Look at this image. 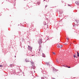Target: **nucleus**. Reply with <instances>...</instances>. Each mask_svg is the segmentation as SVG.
<instances>
[{
  "mask_svg": "<svg viewBox=\"0 0 79 79\" xmlns=\"http://www.w3.org/2000/svg\"><path fill=\"white\" fill-rule=\"evenodd\" d=\"M57 47L58 48H61L62 47H63V46L61 45L60 44H58L57 45Z\"/></svg>",
  "mask_w": 79,
  "mask_h": 79,
  "instance_id": "obj_1",
  "label": "nucleus"
},
{
  "mask_svg": "<svg viewBox=\"0 0 79 79\" xmlns=\"http://www.w3.org/2000/svg\"><path fill=\"white\" fill-rule=\"evenodd\" d=\"M28 49H29V50H32V47H31V46H28Z\"/></svg>",
  "mask_w": 79,
  "mask_h": 79,
  "instance_id": "obj_2",
  "label": "nucleus"
},
{
  "mask_svg": "<svg viewBox=\"0 0 79 79\" xmlns=\"http://www.w3.org/2000/svg\"><path fill=\"white\" fill-rule=\"evenodd\" d=\"M42 39H40L39 40V44H42Z\"/></svg>",
  "mask_w": 79,
  "mask_h": 79,
  "instance_id": "obj_3",
  "label": "nucleus"
},
{
  "mask_svg": "<svg viewBox=\"0 0 79 79\" xmlns=\"http://www.w3.org/2000/svg\"><path fill=\"white\" fill-rule=\"evenodd\" d=\"M35 52H34L33 51L32 52V54H31V55L32 56H34V53H35Z\"/></svg>",
  "mask_w": 79,
  "mask_h": 79,
  "instance_id": "obj_4",
  "label": "nucleus"
},
{
  "mask_svg": "<svg viewBox=\"0 0 79 79\" xmlns=\"http://www.w3.org/2000/svg\"><path fill=\"white\" fill-rule=\"evenodd\" d=\"M76 53H75V54L73 55V56L74 58H76V55H77Z\"/></svg>",
  "mask_w": 79,
  "mask_h": 79,
  "instance_id": "obj_5",
  "label": "nucleus"
},
{
  "mask_svg": "<svg viewBox=\"0 0 79 79\" xmlns=\"http://www.w3.org/2000/svg\"><path fill=\"white\" fill-rule=\"evenodd\" d=\"M42 55H43V57H45V55H44V53L42 54Z\"/></svg>",
  "mask_w": 79,
  "mask_h": 79,
  "instance_id": "obj_6",
  "label": "nucleus"
},
{
  "mask_svg": "<svg viewBox=\"0 0 79 79\" xmlns=\"http://www.w3.org/2000/svg\"><path fill=\"white\" fill-rule=\"evenodd\" d=\"M49 62H46L47 64H48V65H49Z\"/></svg>",
  "mask_w": 79,
  "mask_h": 79,
  "instance_id": "obj_7",
  "label": "nucleus"
},
{
  "mask_svg": "<svg viewBox=\"0 0 79 79\" xmlns=\"http://www.w3.org/2000/svg\"><path fill=\"white\" fill-rule=\"evenodd\" d=\"M66 39H67V42H68V40L69 39L68 38H66Z\"/></svg>",
  "mask_w": 79,
  "mask_h": 79,
  "instance_id": "obj_8",
  "label": "nucleus"
},
{
  "mask_svg": "<svg viewBox=\"0 0 79 79\" xmlns=\"http://www.w3.org/2000/svg\"><path fill=\"white\" fill-rule=\"evenodd\" d=\"M26 62H28V61H29V60H26Z\"/></svg>",
  "mask_w": 79,
  "mask_h": 79,
  "instance_id": "obj_9",
  "label": "nucleus"
},
{
  "mask_svg": "<svg viewBox=\"0 0 79 79\" xmlns=\"http://www.w3.org/2000/svg\"><path fill=\"white\" fill-rule=\"evenodd\" d=\"M52 53H53V55H55V52H52Z\"/></svg>",
  "mask_w": 79,
  "mask_h": 79,
  "instance_id": "obj_10",
  "label": "nucleus"
},
{
  "mask_svg": "<svg viewBox=\"0 0 79 79\" xmlns=\"http://www.w3.org/2000/svg\"><path fill=\"white\" fill-rule=\"evenodd\" d=\"M77 55H79V52H77Z\"/></svg>",
  "mask_w": 79,
  "mask_h": 79,
  "instance_id": "obj_11",
  "label": "nucleus"
},
{
  "mask_svg": "<svg viewBox=\"0 0 79 79\" xmlns=\"http://www.w3.org/2000/svg\"><path fill=\"white\" fill-rule=\"evenodd\" d=\"M3 66L2 65H0V67H2Z\"/></svg>",
  "mask_w": 79,
  "mask_h": 79,
  "instance_id": "obj_12",
  "label": "nucleus"
},
{
  "mask_svg": "<svg viewBox=\"0 0 79 79\" xmlns=\"http://www.w3.org/2000/svg\"><path fill=\"white\" fill-rule=\"evenodd\" d=\"M56 62H57V63H58V61L57 60H56Z\"/></svg>",
  "mask_w": 79,
  "mask_h": 79,
  "instance_id": "obj_13",
  "label": "nucleus"
},
{
  "mask_svg": "<svg viewBox=\"0 0 79 79\" xmlns=\"http://www.w3.org/2000/svg\"><path fill=\"white\" fill-rule=\"evenodd\" d=\"M68 68H71V67H68Z\"/></svg>",
  "mask_w": 79,
  "mask_h": 79,
  "instance_id": "obj_14",
  "label": "nucleus"
},
{
  "mask_svg": "<svg viewBox=\"0 0 79 79\" xmlns=\"http://www.w3.org/2000/svg\"><path fill=\"white\" fill-rule=\"evenodd\" d=\"M65 67H66L67 68H68V66H65Z\"/></svg>",
  "mask_w": 79,
  "mask_h": 79,
  "instance_id": "obj_15",
  "label": "nucleus"
},
{
  "mask_svg": "<svg viewBox=\"0 0 79 79\" xmlns=\"http://www.w3.org/2000/svg\"><path fill=\"white\" fill-rule=\"evenodd\" d=\"M13 65V64H11V66H11V65Z\"/></svg>",
  "mask_w": 79,
  "mask_h": 79,
  "instance_id": "obj_16",
  "label": "nucleus"
},
{
  "mask_svg": "<svg viewBox=\"0 0 79 79\" xmlns=\"http://www.w3.org/2000/svg\"><path fill=\"white\" fill-rule=\"evenodd\" d=\"M65 44V45H67V44Z\"/></svg>",
  "mask_w": 79,
  "mask_h": 79,
  "instance_id": "obj_17",
  "label": "nucleus"
},
{
  "mask_svg": "<svg viewBox=\"0 0 79 79\" xmlns=\"http://www.w3.org/2000/svg\"><path fill=\"white\" fill-rule=\"evenodd\" d=\"M79 55H77V56H79Z\"/></svg>",
  "mask_w": 79,
  "mask_h": 79,
  "instance_id": "obj_18",
  "label": "nucleus"
},
{
  "mask_svg": "<svg viewBox=\"0 0 79 79\" xmlns=\"http://www.w3.org/2000/svg\"><path fill=\"white\" fill-rule=\"evenodd\" d=\"M63 66H64V65H63Z\"/></svg>",
  "mask_w": 79,
  "mask_h": 79,
  "instance_id": "obj_19",
  "label": "nucleus"
},
{
  "mask_svg": "<svg viewBox=\"0 0 79 79\" xmlns=\"http://www.w3.org/2000/svg\"><path fill=\"white\" fill-rule=\"evenodd\" d=\"M15 57H16V56H15Z\"/></svg>",
  "mask_w": 79,
  "mask_h": 79,
  "instance_id": "obj_20",
  "label": "nucleus"
},
{
  "mask_svg": "<svg viewBox=\"0 0 79 79\" xmlns=\"http://www.w3.org/2000/svg\"><path fill=\"white\" fill-rule=\"evenodd\" d=\"M76 58H77V57H76Z\"/></svg>",
  "mask_w": 79,
  "mask_h": 79,
  "instance_id": "obj_21",
  "label": "nucleus"
},
{
  "mask_svg": "<svg viewBox=\"0 0 79 79\" xmlns=\"http://www.w3.org/2000/svg\"><path fill=\"white\" fill-rule=\"evenodd\" d=\"M45 25H46V24H45Z\"/></svg>",
  "mask_w": 79,
  "mask_h": 79,
  "instance_id": "obj_22",
  "label": "nucleus"
},
{
  "mask_svg": "<svg viewBox=\"0 0 79 79\" xmlns=\"http://www.w3.org/2000/svg\"><path fill=\"white\" fill-rule=\"evenodd\" d=\"M44 0L45 1V0Z\"/></svg>",
  "mask_w": 79,
  "mask_h": 79,
  "instance_id": "obj_23",
  "label": "nucleus"
}]
</instances>
